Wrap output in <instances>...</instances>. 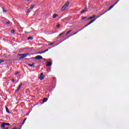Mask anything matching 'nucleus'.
<instances>
[{
    "label": "nucleus",
    "mask_w": 129,
    "mask_h": 129,
    "mask_svg": "<svg viewBox=\"0 0 129 129\" xmlns=\"http://www.w3.org/2000/svg\"><path fill=\"white\" fill-rule=\"evenodd\" d=\"M118 2H119V0H117V2H116L114 5L110 6V8L107 11H106L105 12H104L103 14L100 15L97 18L91 20L89 23H88L87 24V26H89V25H91V24H92V23H93L94 22H95V21H96V20H97V19H98V18H100V17H101V16H103V15H104V14H105L106 13H107V12H108L109 11H110V10H111V9H112V8H113L114 7V6H115V5L117 4V3H118Z\"/></svg>",
    "instance_id": "obj_1"
},
{
    "label": "nucleus",
    "mask_w": 129,
    "mask_h": 129,
    "mask_svg": "<svg viewBox=\"0 0 129 129\" xmlns=\"http://www.w3.org/2000/svg\"><path fill=\"white\" fill-rule=\"evenodd\" d=\"M70 4V3L69 2H67L66 3H65V4L61 8V11H62V12H64V11H65L66 10V9H67V8H68V7H69Z\"/></svg>",
    "instance_id": "obj_2"
},
{
    "label": "nucleus",
    "mask_w": 129,
    "mask_h": 129,
    "mask_svg": "<svg viewBox=\"0 0 129 129\" xmlns=\"http://www.w3.org/2000/svg\"><path fill=\"white\" fill-rule=\"evenodd\" d=\"M30 55V53H22V54H19L18 56H22V57H20L19 59H24V58H26L27 56Z\"/></svg>",
    "instance_id": "obj_3"
},
{
    "label": "nucleus",
    "mask_w": 129,
    "mask_h": 129,
    "mask_svg": "<svg viewBox=\"0 0 129 129\" xmlns=\"http://www.w3.org/2000/svg\"><path fill=\"white\" fill-rule=\"evenodd\" d=\"M34 59H36V60H41V59H43V56L37 55L34 57Z\"/></svg>",
    "instance_id": "obj_4"
},
{
    "label": "nucleus",
    "mask_w": 129,
    "mask_h": 129,
    "mask_svg": "<svg viewBox=\"0 0 129 129\" xmlns=\"http://www.w3.org/2000/svg\"><path fill=\"white\" fill-rule=\"evenodd\" d=\"M40 80H43L44 79V74L41 73L40 74V76L39 77Z\"/></svg>",
    "instance_id": "obj_5"
},
{
    "label": "nucleus",
    "mask_w": 129,
    "mask_h": 129,
    "mask_svg": "<svg viewBox=\"0 0 129 129\" xmlns=\"http://www.w3.org/2000/svg\"><path fill=\"white\" fill-rule=\"evenodd\" d=\"M48 51H49V49H46L41 52H38V54H43L44 53H46V52H48Z\"/></svg>",
    "instance_id": "obj_6"
},
{
    "label": "nucleus",
    "mask_w": 129,
    "mask_h": 129,
    "mask_svg": "<svg viewBox=\"0 0 129 129\" xmlns=\"http://www.w3.org/2000/svg\"><path fill=\"white\" fill-rule=\"evenodd\" d=\"M36 64L35 63L33 62L32 64H28V66L30 67H33V68H35L36 67V66L35 65Z\"/></svg>",
    "instance_id": "obj_7"
},
{
    "label": "nucleus",
    "mask_w": 129,
    "mask_h": 129,
    "mask_svg": "<svg viewBox=\"0 0 129 129\" xmlns=\"http://www.w3.org/2000/svg\"><path fill=\"white\" fill-rule=\"evenodd\" d=\"M82 30H83V29L80 30L79 31H77V32H75L73 35H71L70 36H69V38H70V37H72V36H74V35H76V34H78V33H79V32H80V31H82Z\"/></svg>",
    "instance_id": "obj_8"
},
{
    "label": "nucleus",
    "mask_w": 129,
    "mask_h": 129,
    "mask_svg": "<svg viewBox=\"0 0 129 129\" xmlns=\"http://www.w3.org/2000/svg\"><path fill=\"white\" fill-rule=\"evenodd\" d=\"M52 66V63L50 61H46V66L47 67H49Z\"/></svg>",
    "instance_id": "obj_9"
},
{
    "label": "nucleus",
    "mask_w": 129,
    "mask_h": 129,
    "mask_svg": "<svg viewBox=\"0 0 129 129\" xmlns=\"http://www.w3.org/2000/svg\"><path fill=\"white\" fill-rule=\"evenodd\" d=\"M5 127H6V125L5 124V123L4 122L2 123V124H1V128L5 129Z\"/></svg>",
    "instance_id": "obj_10"
},
{
    "label": "nucleus",
    "mask_w": 129,
    "mask_h": 129,
    "mask_svg": "<svg viewBox=\"0 0 129 129\" xmlns=\"http://www.w3.org/2000/svg\"><path fill=\"white\" fill-rule=\"evenodd\" d=\"M95 16L96 15H94L93 16L89 17L87 19V21H88V20H92V19H94V18H95Z\"/></svg>",
    "instance_id": "obj_11"
},
{
    "label": "nucleus",
    "mask_w": 129,
    "mask_h": 129,
    "mask_svg": "<svg viewBox=\"0 0 129 129\" xmlns=\"http://www.w3.org/2000/svg\"><path fill=\"white\" fill-rule=\"evenodd\" d=\"M56 17H58V15L57 14H54L52 16V18L53 19H56Z\"/></svg>",
    "instance_id": "obj_12"
},
{
    "label": "nucleus",
    "mask_w": 129,
    "mask_h": 129,
    "mask_svg": "<svg viewBox=\"0 0 129 129\" xmlns=\"http://www.w3.org/2000/svg\"><path fill=\"white\" fill-rule=\"evenodd\" d=\"M86 12H87V9H84L81 12V14H83V13H86Z\"/></svg>",
    "instance_id": "obj_13"
},
{
    "label": "nucleus",
    "mask_w": 129,
    "mask_h": 129,
    "mask_svg": "<svg viewBox=\"0 0 129 129\" xmlns=\"http://www.w3.org/2000/svg\"><path fill=\"white\" fill-rule=\"evenodd\" d=\"M6 112L8 113H11V112H10V110H9V108H7V107H6Z\"/></svg>",
    "instance_id": "obj_14"
},
{
    "label": "nucleus",
    "mask_w": 129,
    "mask_h": 129,
    "mask_svg": "<svg viewBox=\"0 0 129 129\" xmlns=\"http://www.w3.org/2000/svg\"><path fill=\"white\" fill-rule=\"evenodd\" d=\"M47 100H48V98H43V100L42 101V102H46L47 101Z\"/></svg>",
    "instance_id": "obj_15"
},
{
    "label": "nucleus",
    "mask_w": 129,
    "mask_h": 129,
    "mask_svg": "<svg viewBox=\"0 0 129 129\" xmlns=\"http://www.w3.org/2000/svg\"><path fill=\"white\" fill-rule=\"evenodd\" d=\"M71 32H72V30H70V31H68L66 34V36H67V35H68V34H70V33H71Z\"/></svg>",
    "instance_id": "obj_16"
},
{
    "label": "nucleus",
    "mask_w": 129,
    "mask_h": 129,
    "mask_svg": "<svg viewBox=\"0 0 129 129\" xmlns=\"http://www.w3.org/2000/svg\"><path fill=\"white\" fill-rule=\"evenodd\" d=\"M27 40H33V37H32V36H29V37H28V38H27Z\"/></svg>",
    "instance_id": "obj_17"
},
{
    "label": "nucleus",
    "mask_w": 129,
    "mask_h": 129,
    "mask_svg": "<svg viewBox=\"0 0 129 129\" xmlns=\"http://www.w3.org/2000/svg\"><path fill=\"white\" fill-rule=\"evenodd\" d=\"M4 123L5 125H11V124H10V123H6V122H4Z\"/></svg>",
    "instance_id": "obj_18"
},
{
    "label": "nucleus",
    "mask_w": 129,
    "mask_h": 129,
    "mask_svg": "<svg viewBox=\"0 0 129 129\" xmlns=\"http://www.w3.org/2000/svg\"><path fill=\"white\" fill-rule=\"evenodd\" d=\"M4 62H5V60L4 59H0V64L1 63H4Z\"/></svg>",
    "instance_id": "obj_19"
},
{
    "label": "nucleus",
    "mask_w": 129,
    "mask_h": 129,
    "mask_svg": "<svg viewBox=\"0 0 129 129\" xmlns=\"http://www.w3.org/2000/svg\"><path fill=\"white\" fill-rule=\"evenodd\" d=\"M11 32L12 34H15V29H12Z\"/></svg>",
    "instance_id": "obj_20"
},
{
    "label": "nucleus",
    "mask_w": 129,
    "mask_h": 129,
    "mask_svg": "<svg viewBox=\"0 0 129 129\" xmlns=\"http://www.w3.org/2000/svg\"><path fill=\"white\" fill-rule=\"evenodd\" d=\"M26 120H27V118H26L23 120V122H22V125H23V124H24V123H25Z\"/></svg>",
    "instance_id": "obj_21"
},
{
    "label": "nucleus",
    "mask_w": 129,
    "mask_h": 129,
    "mask_svg": "<svg viewBox=\"0 0 129 129\" xmlns=\"http://www.w3.org/2000/svg\"><path fill=\"white\" fill-rule=\"evenodd\" d=\"M68 19L67 18H64L62 20V22H66L67 21Z\"/></svg>",
    "instance_id": "obj_22"
},
{
    "label": "nucleus",
    "mask_w": 129,
    "mask_h": 129,
    "mask_svg": "<svg viewBox=\"0 0 129 129\" xmlns=\"http://www.w3.org/2000/svg\"><path fill=\"white\" fill-rule=\"evenodd\" d=\"M60 26H61V24H58L56 25V28H60Z\"/></svg>",
    "instance_id": "obj_23"
},
{
    "label": "nucleus",
    "mask_w": 129,
    "mask_h": 129,
    "mask_svg": "<svg viewBox=\"0 0 129 129\" xmlns=\"http://www.w3.org/2000/svg\"><path fill=\"white\" fill-rule=\"evenodd\" d=\"M85 19H87V17H83V18H82L81 19V20H82V21H83V20H85Z\"/></svg>",
    "instance_id": "obj_24"
},
{
    "label": "nucleus",
    "mask_w": 129,
    "mask_h": 129,
    "mask_svg": "<svg viewBox=\"0 0 129 129\" xmlns=\"http://www.w3.org/2000/svg\"><path fill=\"white\" fill-rule=\"evenodd\" d=\"M27 13H31V9H29L27 10Z\"/></svg>",
    "instance_id": "obj_25"
},
{
    "label": "nucleus",
    "mask_w": 129,
    "mask_h": 129,
    "mask_svg": "<svg viewBox=\"0 0 129 129\" xmlns=\"http://www.w3.org/2000/svg\"><path fill=\"white\" fill-rule=\"evenodd\" d=\"M19 73H20V72H15V75H18L19 74Z\"/></svg>",
    "instance_id": "obj_26"
},
{
    "label": "nucleus",
    "mask_w": 129,
    "mask_h": 129,
    "mask_svg": "<svg viewBox=\"0 0 129 129\" xmlns=\"http://www.w3.org/2000/svg\"><path fill=\"white\" fill-rule=\"evenodd\" d=\"M54 42H52L50 44H49V46H52V45H54Z\"/></svg>",
    "instance_id": "obj_27"
},
{
    "label": "nucleus",
    "mask_w": 129,
    "mask_h": 129,
    "mask_svg": "<svg viewBox=\"0 0 129 129\" xmlns=\"http://www.w3.org/2000/svg\"><path fill=\"white\" fill-rule=\"evenodd\" d=\"M22 85H23V84H20L18 88H21V87H22Z\"/></svg>",
    "instance_id": "obj_28"
},
{
    "label": "nucleus",
    "mask_w": 129,
    "mask_h": 129,
    "mask_svg": "<svg viewBox=\"0 0 129 129\" xmlns=\"http://www.w3.org/2000/svg\"><path fill=\"white\" fill-rule=\"evenodd\" d=\"M22 85H23V84H20L18 88H21V87H22Z\"/></svg>",
    "instance_id": "obj_29"
},
{
    "label": "nucleus",
    "mask_w": 129,
    "mask_h": 129,
    "mask_svg": "<svg viewBox=\"0 0 129 129\" xmlns=\"http://www.w3.org/2000/svg\"><path fill=\"white\" fill-rule=\"evenodd\" d=\"M34 6L33 5V6H31V7H30V9H34Z\"/></svg>",
    "instance_id": "obj_30"
},
{
    "label": "nucleus",
    "mask_w": 129,
    "mask_h": 129,
    "mask_svg": "<svg viewBox=\"0 0 129 129\" xmlns=\"http://www.w3.org/2000/svg\"><path fill=\"white\" fill-rule=\"evenodd\" d=\"M6 24H11V22L10 21H9V22H6Z\"/></svg>",
    "instance_id": "obj_31"
},
{
    "label": "nucleus",
    "mask_w": 129,
    "mask_h": 129,
    "mask_svg": "<svg viewBox=\"0 0 129 129\" xmlns=\"http://www.w3.org/2000/svg\"><path fill=\"white\" fill-rule=\"evenodd\" d=\"M60 34H61V35H64V34H65V32H63L62 33H61Z\"/></svg>",
    "instance_id": "obj_32"
},
{
    "label": "nucleus",
    "mask_w": 129,
    "mask_h": 129,
    "mask_svg": "<svg viewBox=\"0 0 129 129\" xmlns=\"http://www.w3.org/2000/svg\"><path fill=\"white\" fill-rule=\"evenodd\" d=\"M12 82H15V79H12Z\"/></svg>",
    "instance_id": "obj_33"
},
{
    "label": "nucleus",
    "mask_w": 129,
    "mask_h": 129,
    "mask_svg": "<svg viewBox=\"0 0 129 129\" xmlns=\"http://www.w3.org/2000/svg\"><path fill=\"white\" fill-rule=\"evenodd\" d=\"M3 12H5V13H7V11L3 10Z\"/></svg>",
    "instance_id": "obj_34"
},
{
    "label": "nucleus",
    "mask_w": 129,
    "mask_h": 129,
    "mask_svg": "<svg viewBox=\"0 0 129 129\" xmlns=\"http://www.w3.org/2000/svg\"><path fill=\"white\" fill-rule=\"evenodd\" d=\"M61 36H62V34L60 33V34L59 35V37H61Z\"/></svg>",
    "instance_id": "obj_35"
},
{
    "label": "nucleus",
    "mask_w": 129,
    "mask_h": 129,
    "mask_svg": "<svg viewBox=\"0 0 129 129\" xmlns=\"http://www.w3.org/2000/svg\"><path fill=\"white\" fill-rule=\"evenodd\" d=\"M61 36H62V34L60 33V34L59 35V37H61Z\"/></svg>",
    "instance_id": "obj_36"
},
{
    "label": "nucleus",
    "mask_w": 129,
    "mask_h": 129,
    "mask_svg": "<svg viewBox=\"0 0 129 129\" xmlns=\"http://www.w3.org/2000/svg\"><path fill=\"white\" fill-rule=\"evenodd\" d=\"M88 25H87V24L86 25H85L84 28H86V27H88Z\"/></svg>",
    "instance_id": "obj_37"
},
{
    "label": "nucleus",
    "mask_w": 129,
    "mask_h": 129,
    "mask_svg": "<svg viewBox=\"0 0 129 129\" xmlns=\"http://www.w3.org/2000/svg\"><path fill=\"white\" fill-rule=\"evenodd\" d=\"M20 90H19V89H17V90H16V91H19Z\"/></svg>",
    "instance_id": "obj_38"
},
{
    "label": "nucleus",
    "mask_w": 129,
    "mask_h": 129,
    "mask_svg": "<svg viewBox=\"0 0 129 129\" xmlns=\"http://www.w3.org/2000/svg\"><path fill=\"white\" fill-rule=\"evenodd\" d=\"M27 2H30L31 0H26Z\"/></svg>",
    "instance_id": "obj_39"
},
{
    "label": "nucleus",
    "mask_w": 129,
    "mask_h": 129,
    "mask_svg": "<svg viewBox=\"0 0 129 129\" xmlns=\"http://www.w3.org/2000/svg\"><path fill=\"white\" fill-rule=\"evenodd\" d=\"M19 56H20V57H23V55H19Z\"/></svg>",
    "instance_id": "obj_40"
},
{
    "label": "nucleus",
    "mask_w": 129,
    "mask_h": 129,
    "mask_svg": "<svg viewBox=\"0 0 129 129\" xmlns=\"http://www.w3.org/2000/svg\"><path fill=\"white\" fill-rule=\"evenodd\" d=\"M42 60H46V59H45V58H42Z\"/></svg>",
    "instance_id": "obj_41"
},
{
    "label": "nucleus",
    "mask_w": 129,
    "mask_h": 129,
    "mask_svg": "<svg viewBox=\"0 0 129 129\" xmlns=\"http://www.w3.org/2000/svg\"><path fill=\"white\" fill-rule=\"evenodd\" d=\"M18 89L19 90H20V89H21V88H19V87H18Z\"/></svg>",
    "instance_id": "obj_42"
}]
</instances>
